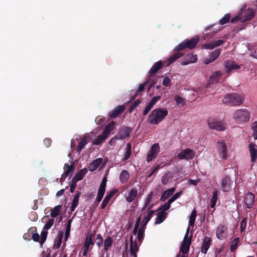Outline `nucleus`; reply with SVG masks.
<instances>
[{
	"instance_id": "nucleus-1",
	"label": "nucleus",
	"mask_w": 257,
	"mask_h": 257,
	"mask_svg": "<svg viewBox=\"0 0 257 257\" xmlns=\"http://www.w3.org/2000/svg\"><path fill=\"white\" fill-rule=\"evenodd\" d=\"M165 108H158L154 109L149 115L148 120L152 124H158L168 115Z\"/></svg>"
},
{
	"instance_id": "nucleus-2",
	"label": "nucleus",
	"mask_w": 257,
	"mask_h": 257,
	"mask_svg": "<svg viewBox=\"0 0 257 257\" xmlns=\"http://www.w3.org/2000/svg\"><path fill=\"white\" fill-rule=\"evenodd\" d=\"M243 97L236 93L226 95L222 99V102L229 106L239 105L243 103Z\"/></svg>"
},
{
	"instance_id": "nucleus-3",
	"label": "nucleus",
	"mask_w": 257,
	"mask_h": 257,
	"mask_svg": "<svg viewBox=\"0 0 257 257\" xmlns=\"http://www.w3.org/2000/svg\"><path fill=\"white\" fill-rule=\"evenodd\" d=\"M199 41V36H195L190 39H186L183 41L178 45L174 50L176 51H181L186 48L193 49L197 46Z\"/></svg>"
},
{
	"instance_id": "nucleus-4",
	"label": "nucleus",
	"mask_w": 257,
	"mask_h": 257,
	"mask_svg": "<svg viewBox=\"0 0 257 257\" xmlns=\"http://www.w3.org/2000/svg\"><path fill=\"white\" fill-rule=\"evenodd\" d=\"M216 152L219 158L227 160L228 158V150L226 143L223 140L218 141L216 145Z\"/></svg>"
},
{
	"instance_id": "nucleus-5",
	"label": "nucleus",
	"mask_w": 257,
	"mask_h": 257,
	"mask_svg": "<svg viewBox=\"0 0 257 257\" xmlns=\"http://www.w3.org/2000/svg\"><path fill=\"white\" fill-rule=\"evenodd\" d=\"M233 118L239 123L247 121L249 119V113L245 109H238L233 113Z\"/></svg>"
},
{
	"instance_id": "nucleus-6",
	"label": "nucleus",
	"mask_w": 257,
	"mask_h": 257,
	"mask_svg": "<svg viewBox=\"0 0 257 257\" xmlns=\"http://www.w3.org/2000/svg\"><path fill=\"white\" fill-rule=\"evenodd\" d=\"M207 124L209 128L211 130L222 131L225 129L223 122L219 121L215 118H209L207 120Z\"/></svg>"
},
{
	"instance_id": "nucleus-7",
	"label": "nucleus",
	"mask_w": 257,
	"mask_h": 257,
	"mask_svg": "<svg viewBox=\"0 0 257 257\" xmlns=\"http://www.w3.org/2000/svg\"><path fill=\"white\" fill-rule=\"evenodd\" d=\"M189 229V228H187L183 242L180 248V252L183 254H186L189 251L190 245L191 244V237L188 238Z\"/></svg>"
},
{
	"instance_id": "nucleus-8",
	"label": "nucleus",
	"mask_w": 257,
	"mask_h": 257,
	"mask_svg": "<svg viewBox=\"0 0 257 257\" xmlns=\"http://www.w3.org/2000/svg\"><path fill=\"white\" fill-rule=\"evenodd\" d=\"M216 235L217 238L219 240H224L228 236V229L226 225L219 224L217 228Z\"/></svg>"
},
{
	"instance_id": "nucleus-9",
	"label": "nucleus",
	"mask_w": 257,
	"mask_h": 257,
	"mask_svg": "<svg viewBox=\"0 0 257 257\" xmlns=\"http://www.w3.org/2000/svg\"><path fill=\"white\" fill-rule=\"evenodd\" d=\"M160 151V147L159 144L155 143L153 144L151 147L150 151L148 152L147 156V161L148 162L152 161L155 159Z\"/></svg>"
},
{
	"instance_id": "nucleus-10",
	"label": "nucleus",
	"mask_w": 257,
	"mask_h": 257,
	"mask_svg": "<svg viewBox=\"0 0 257 257\" xmlns=\"http://www.w3.org/2000/svg\"><path fill=\"white\" fill-rule=\"evenodd\" d=\"M195 154L194 151L190 149H186L181 151L177 155V158L179 160L186 159L187 160H192L195 157Z\"/></svg>"
},
{
	"instance_id": "nucleus-11",
	"label": "nucleus",
	"mask_w": 257,
	"mask_h": 257,
	"mask_svg": "<svg viewBox=\"0 0 257 257\" xmlns=\"http://www.w3.org/2000/svg\"><path fill=\"white\" fill-rule=\"evenodd\" d=\"M224 66L226 69V72L227 73L237 71L240 68V65L236 64L234 61L231 60L225 61L224 62Z\"/></svg>"
},
{
	"instance_id": "nucleus-12",
	"label": "nucleus",
	"mask_w": 257,
	"mask_h": 257,
	"mask_svg": "<svg viewBox=\"0 0 257 257\" xmlns=\"http://www.w3.org/2000/svg\"><path fill=\"white\" fill-rule=\"evenodd\" d=\"M109 135V131L108 130V128L104 129L102 134L98 136L93 141V144L94 145H100L104 142Z\"/></svg>"
},
{
	"instance_id": "nucleus-13",
	"label": "nucleus",
	"mask_w": 257,
	"mask_h": 257,
	"mask_svg": "<svg viewBox=\"0 0 257 257\" xmlns=\"http://www.w3.org/2000/svg\"><path fill=\"white\" fill-rule=\"evenodd\" d=\"M231 181L230 178L228 176H224L221 180V188L224 192H228L231 188Z\"/></svg>"
},
{
	"instance_id": "nucleus-14",
	"label": "nucleus",
	"mask_w": 257,
	"mask_h": 257,
	"mask_svg": "<svg viewBox=\"0 0 257 257\" xmlns=\"http://www.w3.org/2000/svg\"><path fill=\"white\" fill-rule=\"evenodd\" d=\"M248 149L251 158L250 161L252 164L251 166H252L257 159V146L250 143L248 146Z\"/></svg>"
},
{
	"instance_id": "nucleus-15",
	"label": "nucleus",
	"mask_w": 257,
	"mask_h": 257,
	"mask_svg": "<svg viewBox=\"0 0 257 257\" xmlns=\"http://www.w3.org/2000/svg\"><path fill=\"white\" fill-rule=\"evenodd\" d=\"M139 246L137 241L136 240L134 241L133 236H131L130 244V257H137V253L139 251Z\"/></svg>"
},
{
	"instance_id": "nucleus-16",
	"label": "nucleus",
	"mask_w": 257,
	"mask_h": 257,
	"mask_svg": "<svg viewBox=\"0 0 257 257\" xmlns=\"http://www.w3.org/2000/svg\"><path fill=\"white\" fill-rule=\"evenodd\" d=\"M242 17L241 22L243 23L251 20L255 15V12L250 9L245 10L240 14Z\"/></svg>"
},
{
	"instance_id": "nucleus-17",
	"label": "nucleus",
	"mask_w": 257,
	"mask_h": 257,
	"mask_svg": "<svg viewBox=\"0 0 257 257\" xmlns=\"http://www.w3.org/2000/svg\"><path fill=\"white\" fill-rule=\"evenodd\" d=\"M244 202L247 208H252L254 202V195L251 192H248L245 195Z\"/></svg>"
},
{
	"instance_id": "nucleus-18",
	"label": "nucleus",
	"mask_w": 257,
	"mask_h": 257,
	"mask_svg": "<svg viewBox=\"0 0 257 257\" xmlns=\"http://www.w3.org/2000/svg\"><path fill=\"white\" fill-rule=\"evenodd\" d=\"M124 110L125 107L123 105H118L109 112L108 116L110 118H115L122 113Z\"/></svg>"
},
{
	"instance_id": "nucleus-19",
	"label": "nucleus",
	"mask_w": 257,
	"mask_h": 257,
	"mask_svg": "<svg viewBox=\"0 0 257 257\" xmlns=\"http://www.w3.org/2000/svg\"><path fill=\"white\" fill-rule=\"evenodd\" d=\"M197 61V56L192 54H188L185 58L181 61L182 65H186L190 63H195Z\"/></svg>"
},
{
	"instance_id": "nucleus-20",
	"label": "nucleus",
	"mask_w": 257,
	"mask_h": 257,
	"mask_svg": "<svg viewBox=\"0 0 257 257\" xmlns=\"http://www.w3.org/2000/svg\"><path fill=\"white\" fill-rule=\"evenodd\" d=\"M94 239V234H90L85 239L84 244L83 246V248L88 249V250H91L92 247L94 244L93 239Z\"/></svg>"
},
{
	"instance_id": "nucleus-21",
	"label": "nucleus",
	"mask_w": 257,
	"mask_h": 257,
	"mask_svg": "<svg viewBox=\"0 0 257 257\" xmlns=\"http://www.w3.org/2000/svg\"><path fill=\"white\" fill-rule=\"evenodd\" d=\"M132 128L127 126L122 127L118 131V136L119 138L124 140L127 137H130Z\"/></svg>"
},
{
	"instance_id": "nucleus-22",
	"label": "nucleus",
	"mask_w": 257,
	"mask_h": 257,
	"mask_svg": "<svg viewBox=\"0 0 257 257\" xmlns=\"http://www.w3.org/2000/svg\"><path fill=\"white\" fill-rule=\"evenodd\" d=\"M211 241L212 240L210 237L207 236L204 237L201 249V251L202 253L204 254L206 253L208 248L210 246Z\"/></svg>"
},
{
	"instance_id": "nucleus-23",
	"label": "nucleus",
	"mask_w": 257,
	"mask_h": 257,
	"mask_svg": "<svg viewBox=\"0 0 257 257\" xmlns=\"http://www.w3.org/2000/svg\"><path fill=\"white\" fill-rule=\"evenodd\" d=\"M162 66V62L161 61L156 62L149 71V77L150 78L154 75Z\"/></svg>"
},
{
	"instance_id": "nucleus-24",
	"label": "nucleus",
	"mask_w": 257,
	"mask_h": 257,
	"mask_svg": "<svg viewBox=\"0 0 257 257\" xmlns=\"http://www.w3.org/2000/svg\"><path fill=\"white\" fill-rule=\"evenodd\" d=\"M117 192L116 190L111 191L109 192L107 195L105 196V198H104L103 200L102 201V202L101 205V209H104L106 205L107 204L108 202L111 199V198L114 195V194Z\"/></svg>"
},
{
	"instance_id": "nucleus-25",
	"label": "nucleus",
	"mask_w": 257,
	"mask_h": 257,
	"mask_svg": "<svg viewBox=\"0 0 257 257\" xmlns=\"http://www.w3.org/2000/svg\"><path fill=\"white\" fill-rule=\"evenodd\" d=\"M173 177V174L170 171L165 173L161 178V182L164 185L170 183Z\"/></svg>"
},
{
	"instance_id": "nucleus-26",
	"label": "nucleus",
	"mask_w": 257,
	"mask_h": 257,
	"mask_svg": "<svg viewBox=\"0 0 257 257\" xmlns=\"http://www.w3.org/2000/svg\"><path fill=\"white\" fill-rule=\"evenodd\" d=\"M138 194V190L137 189L133 188L132 189L128 194L125 196V199L127 202H133Z\"/></svg>"
},
{
	"instance_id": "nucleus-27",
	"label": "nucleus",
	"mask_w": 257,
	"mask_h": 257,
	"mask_svg": "<svg viewBox=\"0 0 257 257\" xmlns=\"http://www.w3.org/2000/svg\"><path fill=\"white\" fill-rule=\"evenodd\" d=\"M102 159L101 158H97L93 160L88 166L89 170L91 171H94L101 164Z\"/></svg>"
},
{
	"instance_id": "nucleus-28",
	"label": "nucleus",
	"mask_w": 257,
	"mask_h": 257,
	"mask_svg": "<svg viewBox=\"0 0 257 257\" xmlns=\"http://www.w3.org/2000/svg\"><path fill=\"white\" fill-rule=\"evenodd\" d=\"M175 191V188L173 187L165 191L160 198L162 201H165L167 198L172 196Z\"/></svg>"
},
{
	"instance_id": "nucleus-29",
	"label": "nucleus",
	"mask_w": 257,
	"mask_h": 257,
	"mask_svg": "<svg viewBox=\"0 0 257 257\" xmlns=\"http://www.w3.org/2000/svg\"><path fill=\"white\" fill-rule=\"evenodd\" d=\"M80 195H81L80 192H78V191L76 192V194L74 197L72 202V204H71V212H73L75 210V208L77 207V206L78 205L79 199L80 196Z\"/></svg>"
},
{
	"instance_id": "nucleus-30",
	"label": "nucleus",
	"mask_w": 257,
	"mask_h": 257,
	"mask_svg": "<svg viewBox=\"0 0 257 257\" xmlns=\"http://www.w3.org/2000/svg\"><path fill=\"white\" fill-rule=\"evenodd\" d=\"M130 177V173L125 170H122L119 175V180L122 184L127 182Z\"/></svg>"
},
{
	"instance_id": "nucleus-31",
	"label": "nucleus",
	"mask_w": 257,
	"mask_h": 257,
	"mask_svg": "<svg viewBox=\"0 0 257 257\" xmlns=\"http://www.w3.org/2000/svg\"><path fill=\"white\" fill-rule=\"evenodd\" d=\"M155 213L154 210H150V212L145 216L141 226L146 228V226L152 217L153 215Z\"/></svg>"
},
{
	"instance_id": "nucleus-32",
	"label": "nucleus",
	"mask_w": 257,
	"mask_h": 257,
	"mask_svg": "<svg viewBox=\"0 0 257 257\" xmlns=\"http://www.w3.org/2000/svg\"><path fill=\"white\" fill-rule=\"evenodd\" d=\"M88 170L87 168H84L79 170V171L76 173V174L74 177L73 179H76L77 181L81 180L83 177L85 176Z\"/></svg>"
},
{
	"instance_id": "nucleus-33",
	"label": "nucleus",
	"mask_w": 257,
	"mask_h": 257,
	"mask_svg": "<svg viewBox=\"0 0 257 257\" xmlns=\"http://www.w3.org/2000/svg\"><path fill=\"white\" fill-rule=\"evenodd\" d=\"M179 52V51L174 53L172 56H171L169 57L168 60V65H170L171 64L173 63L174 62H175L177 59H178L179 58L183 56V53Z\"/></svg>"
},
{
	"instance_id": "nucleus-34",
	"label": "nucleus",
	"mask_w": 257,
	"mask_h": 257,
	"mask_svg": "<svg viewBox=\"0 0 257 257\" xmlns=\"http://www.w3.org/2000/svg\"><path fill=\"white\" fill-rule=\"evenodd\" d=\"M62 205L56 206L53 209H51L50 215L52 217H56L60 214L62 209Z\"/></svg>"
},
{
	"instance_id": "nucleus-35",
	"label": "nucleus",
	"mask_w": 257,
	"mask_h": 257,
	"mask_svg": "<svg viewBox=\"0 0 257 257\" xmlns=\"http://www.w3.org/2000/svg\"><path fill=\"white\" fill-rule=\"evenodd\" d=\"M166 218V213L163 212H159L157 213V216L156 218L155 224H158L162 223Z\"/></svg>"
},
{
	"instance_id": "nucleus-36",
	"label": "nucleus",
	"mask_w": 257,
	"mask_h": 257,
	"mask_svg": "<svg viewBox=\"0 0 257 257\" xmlns=\"http://www.w3.org/2000/svg\"><path fill=\"white\" fill-rule=\"evenodd\" d=\"M239 242V237H236L231 241V245H230V250L231 252H234L238 246Z\"/></svg>"
},
{
	"instance_id": "nucleus-37",
	"label": "nucleus",
	"mask_w": 257,
	"mask_h": 257,
	"mask_svg": "<svg viewBox=\"0 0 257 257\" xmlns=\"http://www.w3.org/2000/svg\"><path fill=\"white\" fill-rule=\"evenodd\" d=\"M88 143L87 138L86 136H84L81 138L80 142L77 147V152L80 153L84 148V146Z\"/></svg>"
},
{
	"instance_id": "nucleus-38",
	"label": "nucleus",
	"mask_w": 257,
	"mask_h": 257,
	"mask_svg": "<svg viewBox=\"0 0 257 257\" xmlns=\"http://www.w3.org/2000/svg\"><path fill=\"white\" fill-rule=\"evenodd\" d=\"M145 228L141 226L140 228H138V230L137 231V239L138 241L140 242V244L142 242V240L144 239V236L145 234Z\"/></svg>"
},
{
	"instance_id": "nucleus-39",
	"label": "nucleus",
	"mask_w": 257,
	"mask_h": 257,
	"mask_svg": "<svg viewBox=\"0 0 257 257\" xmlns=\"http://www.w3.org/2000/svg\"><path fill=\"white\" fill-rule=\"evenodd\" d=\"M131 153H132V146H131V144L128 143L126 144V152L124 154V157L122 159V160L123 161H126L127 160H128L131 155Z\"/></svg>"
},
{
	"instance_id": "nucleus-40",
	"label": "nucleus",
	"mask_w": 257,
	"mask_h": 257,
	"mask_svg": "<svg viewBox=\"0 0 257 257\" xmlns=\"http://www.w3.org/2000/svg\"><path fill=\"white\" fill-rule=\"evenodd\" d=\"M112 242L113 240L112 238L109 236H107L104 242V249L105 251L108 250L111 246Z\"/></svg>"
},
{
	"instance_id": "nucleus-41",
	"label": "nucleus",
	"mask_w": 257,
	"mask_h": 257,
	"mask_svg": "<svg viewBox=\"0 0 257 257\" xmlns=\"http://www.w3.org/2000/svg\"><path fill=\"white\" fill-rule=\"evenodd\" d=\"M74 168V167L73 165H71L69 166V165L65 164L64 165V169L65 170V171L64 172L63 174L62 175V177L64 176L65 178L67 177L69 175V173L73 170Z\"/></svg>"
},
{
	"instance_id": "nucleus-42",
	"label": "nucleus",
	"mask_w": 257,
	"mask_h": 257,
	"mask_svg": "<svg viewBox=\"0 0 257 257\" xmlns=\"http://www.w3.org/2000/svg\"><path fill=\"white\" fill-rule=\"evenodd\" d=\"M196 215H197V212H196L195 209H194L192 211L191 215L190 216V219H189V226H194Z\"/></svg>"
},
{
	"instance_id": "nucleus-43",
	"label": "nucleus",
	"mask_w": 257,
	"mask_h": 257,
	"mask_svg": "<svg viewBox=\"0 0 257 257\" xmlns=\"http://www.w3.org/2000/svg\"><path fill=\"white\" fill-rule=\"evenodd\" d=\"M33 231H37V228L36 227H31L29 229L28 232L24 233L23 235V238L25 240H30L31 233H33Z\"/></svg>"
},
{
	"instance_id": "nucleus-44",
	"label": "nucleus",
	"mask_w": 257,
	"mask_h": 257,
	"mask_svg": "<svg viewBox=\"0 0 257 257\" xmlns=\"http://www.w3.org/2000/svg\"><path fill=\"white\" fill-rule=\"evenodd\" d=\"M153 195H154V193H153V191H151L148 194V195L147 196V197L145 200L144 206L142 208V211L144 210L146 208V207L149 205V204L150 203V202L152 199Z\"/></svg>"
},
{
	"instance_id": "nucleus-45",
	"label": "nucleus",
	"mask_w": 257,
	"mask_h": 257,
	"mask_svg": "<svg viewBox=\"0 0 257 257\" xmlns=\"http://www.w3.org/2000/svg\"><path fill=\"white\" fill-rule=\"evenodd\" d=\"M230 19V15L229 14H225L223 17L219 21V24L223 25L228 23Z\"/></svg>"
},
{
	"instance_id": "nucleus-46",
	"label": "nucleus",
	"mask_w": 257,
	"mask_h": 257,
	"mask_svg": "<svg viewBox=\"0 0 257 257\" xmlns=\"http://www.w3.org/2000/svg\"><path fill=\"white\" fill-rule=\"evenodd\" d=\"M174 99L176 101V103L177 105H182V106H184L185 104V101L183 97H181L180 95H176Z\"/></svg>"
},
{
	"instance_id": "nucleus-47",
	"label": "nucleus",
	"mask_w": 257,
	"mask_h": 257,
	"mask_svg": "<svg viewBox=\"0 0 257 257\" xmlns=\"http://www.w3.org/2000/svg\"><path fill=\"white\" fill-rule=\"evenodd\" d=\"M149 82V80L145 82L144 83H142V84H141L139 86V88L138 89L137 91H136L135 92V94L134 95V96H133L132 99H134L138 95V93L139 92H142L143 91H144V88H145V86H146V85Z\"/></svg>"
},
{
	"instance_id": "nucleus-48",
	"label": "nucleus",
	"mask_w": 257,
	"mask_h": 257,
	"mask_svg": "<svg viewBox=\"0 0 257 257\" xmlns=\"http://www.w3.org/2000/svg\"><path fill=\"white\" fill-rule=\"evenodd\" d=\"M221 51L219 49H215L213 51L210 56L211 58L214 61L220 55Z\"/></svg>"
},
{
	"instance_id": "nucleus-49",
	"label": "nucleus",
	"mask_w": 257,
	"mask_h": 257,
	"mask_svg": "<svg viewBox=\"0 0 257 257\" xmlns=\"http://www.w3.org/2000/svg\"><path fill=\"white\" fill-rule=\"evenodd\" d=\"M141 100L140 99L136 100L130 108L129 111L131 113L140 104Z\"/></svg>"
},
{
	"instance_id": "nucleus-50",
	"label": "nucleus",
	"mask_w": 257,
	"mask_h": 257,
	"mask_svg": "<svg viewBox=\"0 0 257 257\" xmlns=\"http://www.w3.org/2000/svg\"><path fill=\"white\" fill-rule=\"evenodd\" d=\"M183 194V191H179L175 193L172 197H171L168 201L172 203L175 200L179 198Z\"/></svg>"
},
{
	"instance_id": "nucleus-51",
	"label": "nucleus",
	"mask_w": 257,
	"mask_h": 257,
	"mask_svg": "<svg viewBox=\"0 0 257 257\" xmlns=\"http://www.w3.org/2000/svg\"><path fill=\"white\" fill-rule=\"evenodd\" d=\"M160 168L159 165L155 166L154 167H152L151 169L148 172V177H151L155 173L157 172L159 169Z\"/></svg>"
},
{
	"instance_id": "nucleus-52",
	"label": "nucleus",
	"mask_w": 257,
	"mask_h": 257,
	"mask_svg": "<svg viewBox=\"0 0 257 257\" xmlns=\"http://www.w3.org/2000/svg\"><path fill=\"white\" fill-rule=\"evenodd\" d=\"M171 204V203L168 201L167 203H165L164 205H162L160 207L159 210H161V212H165L170 208Z\"/></svg>"
},
{
	"instance_id": "nucleus-53",
	"label": "nucleus",
	"mask_w": 257,
	"mask_h": 257,
	"mask_svg": "<svg viewBox=\"0 0 257 257\" xmlns=\"http://www.w3.org/2000/svg\"><path fill=\"white\" fill-rule=\"evenodd\" d=\"M54 222V219L53 218L49 219V221L44 225V230H48L50 229L52 225H53Z\"/></svg>"
},
{
	"instance_id": "nucleus-54",
	"label": "nucleus",
	"mask_w": 257,
	"mask_h": 257,
	"mask_svg": "<svg viewBox=\"0 0 257 257\" xmlns=\"http://www.w3.org/2000/svg\"><path fill=\"white\" fill-rule=\"evenodd\" d=\"M222 75L220 71H216L211 77L210 79H213V81L217 82L219 78Z\"/></svg>"
},
{
	"instance_id": "nucleus-55",
	"label": "nucleus",
	"mask_w": 257,
	"mask_h": 257,
	"mask_svg": "<svg viewBox=\"0 0 257 257\" xmlns=\"http://www.w3.org/2000/svg\"><path fill=\"white\" fill-rule=\"evenodd\" d=\"M48 232L46 230H44L41 232V244H43L44 242L45 241L47 236Z\"/></svg>"
},
{
	"instance_id": "nucleus-56",
	"label": "nucleus",
	"mask_w": 257,
	"mask_h": 257,
	"mask_svg": "<svg viewBox=\"0 0 257 257\" xmlns=\"http://www.w3.org/2000/svg\"><path fill=\"white\" fill-rule=\"evenodd\" d=\"M215 48L213 41H211L209 43L204 44L202 46V49L212 50Z\"/></svg>"
},
{
	"instance_id": "nucleus-57",
	"label": "nucleus",
	"mask_w": 257,
	"mask_h": 257,
	"mask_svg": "<svg viewBox=\"0 0 257 257\" xmlns=\"http://www.w3.org/2000/svg\"><path fill=\"white\" fill-rule=\"evenodd\" d=\"M246 224H247V219H246V218H244L242 220V221L240 224V228L241 232L244 231V230L246 228Z\"/></svg>"
},
{
	"instance_id": "nucleus-58",
	"label": "nucleus",
	"mask_w": 257,
	"mask_h": 257,
	"mask_svg": "<svg viewBox=\"0 0 257 257\" xmlns=\"http://www.w3.org/2000/svg\"><path fill=\"white\" fill-rule=\"evenodd\" d=\"M75 180L76 179H74L73 178L72 180L71 183L70 184V192L72 193H74V192L75 191V189L77 186V181Z\"/></svg>"
},
{
	"instance_id": "nucleus-59",
	"label": "nucleus",
	"mask_w": 257,
	"mask_h": 257,
	"mask_svg": "<svg viewBox=\"0 0 257 257\" xmlns=\"http://www.w3.org/2000/svg\"><path fill=\"white\" fill-rule=\"evenodd\" d=\"M141 222V217H139L136 222L135 225L133 230V233L134 234H136L137 231L138 230V228H140L139 226Z\"/></svg>"
},
{
	"instance_id": "nucleus-60",
	"label": "nucleus",
	"mask_w": 257,
	"mask_h": 257,
	"mask_svg": "<svg viewBox=\"0 0 257 257\" xmlns=\"http://www.w3.org/2000/svg\"><path fill=\"white\" fill-rule=\"evenodd\" d=\"M252 129L253 130V136L255 140L257 139V121L252 123Z\"/></svg>"
},
{
	"instance_id": "nucleus-61",
	"label": "nucleus",
	"mask_w": 257,
	"mask_h": 257,
	"mask_svg": "<svg viewBox=\"0 0 257 257\" xmlns=\"http://www.w3.org/2000/svg\"><path fill=\"white\" fill-rule=\"evenodd\" d=\"M36 232L37 231H33V233H31L32 238L34 241L38 242L39 241L40 236Z\"/></svg>"
},
{
	"instance_id": "nucleus-62",
	"label": "nucleus",
	"mask_w": 257,
	"mask_h": 257,
	"mask_svg": "<svg viewBox=\"0 0 257 257\" xmlns=\"http://www.w3.org/2000/svg\"><path fill=\"white\" fill-rule=\"evenodd\" d=\"M241 20H242V17L240 15V14H239V15L236 16V17H235L234 18H232L231 20V23H233V24L235 23L238 21H240L241 22Z\"/></svg>"
},
{
	"instance_id": "nucleus-63",
	"label": "nucleus",
	"mask_w": 257,
	"mask_h": 257,
	"mask_svg": "<svg viewBox=\"0 0 257 257\" xmlns=\"http://www.w3.org/2000/svg\"><path fill=\"white\" fill-rule=\"evenodd\" d=\"M105 187L106 186L100 185L98 191V194L103 196L105 193Z\"/></svg>"
},
{
	"instance_id": "nucleus-64",
	"label": "nucleus",
	"mask_w": 257,
	"mask_h": 257,
	"mask_svg": "<svg viewBox=\"0 0 257 257\" xmlns=\"http://www.w3.org/2000/svg\"><path fill=\"white\" fill-rule=\"evenodd\" d=\"M170 81L171 80L170 79V78L166 76L164 78L163 80L162 84L165 86H167L169 85Z\"/></svg>"
}]
</instances>
